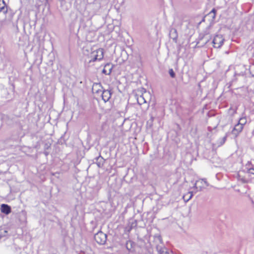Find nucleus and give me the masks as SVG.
<instances>
[{"label": "nucleus", "mask_w": 254, "mask_h": 254, "mask_svg": "<svg viewBox=\"0 0 254 254\" xmlns=\"http://www.w3.org/2000/svg\"><path fill=\"white\" fill-rule=\"evenodd\" d=\"M1 211L6 214H8L10 213L11 208L8 205L2 204L1 205Z\"/></svg>", "instance_id": "423d86ee"}, {"label": "nucleus", "mask_w": 254, "mask_h": 254, "mask_svg": "<svg viewBox=\"0 0 254 254\" xmlns=\"http://www.w3.org/2000/svg\"><path fill=\"white\" fill-rule=\"evenodd\" d=\"M97 160H103V158L102 157L99 156L98 157Z\"/></svg>", "instance_id": "f3484780"}, {"label": "nucleus", "mask_w": 254, "mask_h": 254, "mask_svg": "<svg viewBox=\"0 0 254 254\" xmlns=\"http://www.w3.org/2000/svg\"><path fill=\"white\" fill-rule=\"evenodd\" d=\"M252 171H254V169H250L249 170V173H250V174H253V173H252Z\"/></svg>", "instance_id": "dca6fc26"}, {"label": "nucleus", "mask_w": 254, "mask_h": 254, "mask_svg": "<svg viewBox=\"0 0 254 254\" xmlns=\"http://www.w3.org/2000/svg\"><path fill=\"white\" fill-rule=\"evenodd\" d=\"M216 10L215 8H213V9L208 14V15L210 16L212 19H214L216 17Z\"/></svg>", "instance_id": "ddd939ff"}, {"label": "nucleus", "mask_w": 254, "mask_h": 254, "mask_svg": "<svg viewBox=\"0 0 254 254\" xmlns=\"http://www.w3.org/2000/svg\"><path fill=\"white\" fill-rule=\"evenodd\" d=\"M194 193V190L190 191L184 195L183 196V199L185 201L187 202L190 199H191V198L192 197L193 193Z\"/></svg>", "instance_id": "6e6552de"}, {"label": "nucleus", "mask_w": 254, "mask_h": 254, "mask_svg": "<svg viewBox=\"0 0 254 254\" xmlns=\"http://www.w3.org/2000/svg\"><path fill=\"white\" fill-rule=\"evenodd\" d=\"M7 231L5 228L0 227V239L7 235Z\"/></svg>", "instance_id": "1a4fd4ad"}, {"label": "nucleus", "mask_w": 254, "mask_h": 254, "mask_svg": "<svg viewBox=\"0 0 254 254\" xmlns=\"http://www.w3.org/2000/svg\"><path fill=\"white\" fill-rule=\"evenodd\" d=\"M208 186V184L205 179H201L197 181L193 187V190H194V193L198 190H201L202 189L206 188Z\"/></svg>", "instance_id": "f03ea898"}, {"label": "nucleus", "mask_w": 254, "mask_h": 254, "mask_svg": "<svg viewBox=\"0 0 254 254\" xmlns=\"http://www.w3.org/2000/svg\"><path fill=\"white\" fill-rule=\"evenodd\" d=\"M169 73H170V76L172 77H173V78L175 77V73H174V72L172 69H171L169 70Z\"/></svg>", "instance_id": "2eb2a0df"}, {"label": "nucleus", "mask_w": 254, "mask_h": 254, "mask_svg": "<svg viewBox=\"0 0 254 254\" xmlns=\"http://www.w3.org/2000/svg\"><path fill=\"white\" fill-rule=\"evenodd\" d=\"M146 94H147V92H145L144 94L145 95Z\"/></svg>", "instance_id": "a211bd4d"}, {"label": "nucleus", "mask_w": 254, "mask_h": 254, "mask_svg": "<svg viewBox=\"0 0 254 254\" xmlns=\"http://www.w3.org/2000/svg\"><path fill=\"white\" fill-rule=\"evenodd\" d=\"M229 134H227L226 136H224L222 139H220V140L218 141L217 145L218 146H220L222 145L225 142L226 139V137L227 135H228Z\"/></svg>", "instance_id": "f8f14e48"}, {"label": "nucleus", "mask_w": 254, "mask_h": 254, "mask_svg": "<svg viewBox=\"0 0 254 254\" xmlns=\"http://www.w3.org/2000/svg\"><path fill=\"white\" fill-rule=\"evenodd\" d=\"M96 242L100 245H104L107 240V235L101 231L97 233L94 236Z\"/></svg>", "instance_id": "7ed1b4c3"}, {"label": "nucleus", "mask_w": 254, "mask_h": 254, "mask_svg": "<svg viewBox=\"0 0 254 254\" xmlns=\"http://www.w3.org/2000/svg\"><path fill=\"white\" fill-rule=\"evenodd\" d=\"M104 57V50L102 48H99L95 51H93L90 54V62H95L96 61H101Z\"/></svg>", "instance_id": "f257e3e1"}, {"label": "nucleus", "mask_w": 254, "mask_h": 254, "mask_svg": "<svg viewBox=\"0 0 254 254\" xmlns=\"http://www.w3.org/2000/svg\"><path fill=\"white\" fill-rule=\"evenodd\" d=\"M137 101L140 104H142L147 102V101L145 99L144 95L140 96L137 98Z\"/></svg>", "instance_id": "9b49d317"}, {"label": "nucleus", "mask_w": 254, "mask_h": 254, "mask_svg": "<svg viewBox=\"0 0 254 254\" xmlns=\"http://www.w3.org/2000/svg\"><path fill=\"white\" fill-rule=\"evenodd\" d=\"M242 128H233L231 133L230 134L231 137H236L239 133L242 131Z\"/></svg>", "instance_id": "0eeeda50"}, {"label": "nucleus", "mask_w": 254, "mask_h": 254, "mask_svg": "<svg viewBox=\"0 0 254 254\" xmlns=\"http://www.w3.org/2000/svg\"><path fill=\"white\" fill-rule=\"evenodd\" d=\"M246 123V119L245 118H241L239 122V124L241 125H244Z\"/></svg>", "instance_id": "4468645a"}, {"label": "nucleus", "mask_w": 254, "mask_h": 254, "mask_svg": "<svg viewBox=\"0 0 254 254\" xmlns=\"http://www.w3.org/2000/svg\"><path fill=\"white\" fill-rule=\"evenodd\" d=\"M111 95L112 93L110 90H106L103 91L101 95L102 100L105 102L108 101L111 97Z\"/></svg>", "instance_id": "39448f33"}, {"label": "nucleus", "mask_w": 254, "mask_h": 254, "mask_svg": "<svg viewBox=\"0 0 254 254\" xmlns=\"http://www.w3.org/2000/svg\"><path fill=\"white\" fill-rule=\"evenodd\" d=\"M252 173H253V174H254V173L253 172H252Z\"/></svg>", "instance_id": "6ab92c4d"}, {"label": "nucleus", "mask_w": 254, "mask_h": 254, "mask_svg": "<svg viewBox=\"0 0 254 254\" xmlns=\"http://www.w3.org/2000/svg\"><path fill=\"white\" fill-rule=\"evenodd\" d=\"M224 39L221 35H216L213 40V47L215 48H220L223 44Z\"/></svg>", "instance_id": "20e7f679"}, {"label": "nucleus", "mask_w": 254, "mask_h": 254, "mask_svg": "<svg viewBox=\"0 0 254 254\" xmlns=\"http://www.w3.org/2000/svg\"><path fill=\"white\" fill-rule=\"evenodd\" d=\"M157 250L159 254H169L166 248L165 247H157Z\"/></svg>", "instance_id": "9d476101"}]
</instances>
